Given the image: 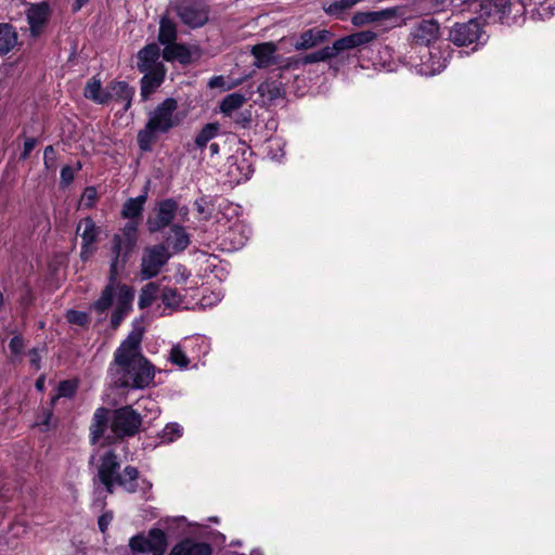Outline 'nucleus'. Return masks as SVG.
Wrapping results in <instances>:
<instances>
[{"mask_svg":"<svg viewBox=\"0 0 555 555\" xmlns=\"http://www.w3.org/2000/svg\"><path fill=\"white\" fill-rule=\"evenodd\" d=\"M142 336L143 328L133 324L132 331L115 351L108 371L115 387L142 389L153 382L155 370L139 352Z\"/></svg>","mask_w":555,"mask_h":555,"instance_id":"obj_1","label":"nucleus"},{"mask_svg":"<svg viewBox=\"0 0 555 555\" xmlns=\"http://www.w3.org/2000/svg\"><path fill=\"white\" fill-rule=\"evenodd\" d=\"M138 223L133 220L127 222L120 234H115L112 240V260L109 266L108 283L103 289L100 298L93 302L92 309L104 313L112 304L115 282L118 275L119 261L121 267L128 259L137 244Z\"/></svg>","mask_w":555,"mask_h":555,"instance_id":"obj_2","label":"nucleus"},{"mask_svg":"<svg viewBox=\"0 0 555 555\" xmlns=\"http://www.w3.org/2000/svg\"><path fill=\"white\" fill-rule=\"evenodd\" d=\"M178 113V102L167 98L149 112L147 119L142 129L138 131L137 143L142 152H151L159 135L168 133L181 124Z\"/></svg>","mask_w":555,"mask_h":555,"instance_id":"obj_3","label":"nucleus"},{"mask_svg":"<svg viewBox=\"0 0 555 555\" xmlns=\"http://www.w3.org/2000/svg\"><path fill=\"white\" fill-rule=\"evenodd\" d=\"M119 467L117 455L112 450H106L100 455L98 478L108 493H113L115 486L124 488L129 493L139 490L146 491L152 488L150 481L139 478V472L135 467L126 466L122 474H119Z\"/></svg>","mask_w":555,"mask_h":555,"instance_id":"obj_4","label":"nucleus"},{"mask_svg":"<svg viewBox=\"0 0 555 555\" xmlns=\"http://www.w3.org/2000/svg\"><path fill=\"white\" fill-rule=\"evenodd\" d=\"M176 12L181 22L191 28L204 26L209 18V9L204 0H181Z\"/></svg>","mask_w":555,"mask_h":555,"instance_id":"obj_5","label":"nucleus"},{"mask_svg":"<svg viewBox=\"0 0 555 555\" xmlns=\"http://www.w3.org/2000/svg\"><path fill=\"white\" fill-rule=\"evenodd\" d=\"M141 416L131 406L114 411L111 418V429L117 438L134 436L141 426Z\"/></svg>","mask_w":555,"mask_h":555,"instance_id":"obj_6","label":"nucleus"},{"mask_svg":"<svg viewBox=\"0 0 555 555\" xmlns=\"http://www.w3.org/2000/svg\"><path fill=\"white\" fill-rule=\"evenodd\" d=\"M129 546L133 553L163 555L167 548V537L163 530L152 529L147 535L137 534L132 537Z\"/></svg>","mask_w":555,"mask_h":555,"instance_id":"obj_7","label":"nucleus"},{"mask_svg":"<svg viewBox=\"0 0 555 555\" xmlns=\"http://www.w3.org/2000/svg\"><path fill=\"white\" fill-rule=\"evenodd\" d=\"M169 258L170 255L165 245L147 247L141 260V280H150L156 276Z\"/></svg>","mask_w":555,"mask_h":555,"instance_id":"obj_8","label":"nucleus"},{"mask_svg":"<svg viewBox=\"0 0 555 555\" xmlns=\"http://www.w3.org/2000/svg\"><path fill=\"white\" fill-rule=\"evenodd\" d=\"M116 297V304L115 309L111 317V324L114 328L119 326L121 321L125 319V317L131 311L132 309V301L134 298V291L132 287L126 285V284H119L117 281L115 282V287L113 292V298ZM113 302L111 304V306Z\"/></svg>","mask_w":555,"mask_h":555,"instance_id":"obj_9","label":"nucleus"},{"mask_svg":"<svg viewBox=\"0 0 555 555\" xmlns=\"http://www.w3.org/2000/svg\"><path fill=\"white\" fill-rule=\"evenodd\" d=\"M178 209V203L172 198L163 199L157 204L155 217L146 221L151 233H156L168 227L175 219Z\"/></svg>","mask_w":555,"mask_h":555,"instance_id":"obj_10","label":"nucleus"},{"mask_svg":"<svg viewBox=\"0 0 555 555\" xmlns=\"http://www.w3.org/2000/svg\"><path fill=\"white\" fill-rule=\"evenodd\" d=\"M481 27L479 22L470 20L467 23L455 24L449 34L450 40L459 46H468L479 40Z\"/></svg>","mask_w":555,"mask_h":555,"instance_id":"obj_11","label":"nucleus"},{"mask_svg":"<svg viewBox=\"0 0 555 555\" xmlns=\"http://www.w3.org/2000/svg\"><path fill=\"white\" fill-rule=\"evenodd\" d=\"M439 24L434 20H423L415 24L411 30L414 43L428 48L439 37Z\"/></svg>","mask_w":555,"mask_h":555,"instance_id":"obj_12","label":"nucleus"},{"mask_svg":"<svg viewBox=\"0 0 555 555\" xmlns=\"http://www.w3.org/2000/svg\"><path fill=\"white\" fill-rule=\"evenodd\" d=\"M137 67L139 72L156 70L158 67H165L159 61L160 48L156 43H150L143 47L137 54Z\"/></svg>","mask_w":555,"mask_h":555,"instance_id":"obj_13","label":"nucleus"},{"mask_svg":"<svg viewBox=\"0 0 555 555\" xmlns=\"http://www.w3.org/2000/svg\"><path fill=\"white\" fill-rule=\"evenodd\" d=\"M77 232L81 236V256L92 253L93 245L98 241L100 229L90 217H86L77 225Z\"/></svg>","mask_w":555,"mask_h":555,"instance_id":"obj_14","label":"nucleus"},{"mask_svg":"<svg viewBox=\"0 0 555 555\" xmlns=\"http://www.w3.org/2000/svg\"><path fill=\"white\" fill-rule=\"evenodd\" d=\"M330 37L328 30L314 27L301 33L293 46L296 51L308 50L327 41Z\"/></svg>","mask_w":555,"mask_h":555,"instance_id":"obj_15","label":"nucleus"},{"mask_svg":"<svg viewBox=\"0 0 555 555\" xmlns=\"http://www.w3.org/2000/svg\"><path fill=\"white\" fill-rule=\"evenodd\" d=\"M133 95L134 89L126 81H114L107 86V103L109 101L119 102L125 112L130 108Z\"/></svg>","mask_w":555,"mask_h":555,"instance_id":"obj_16","label":"nucleus"},{"mask_svg":"<svg viewBox=\"0 0 555 555\" xmlns=\"http://www.w3.org/2000/svg\"><path fill=\"white\" fill-rule=\"evenodd\" d=\"M26 14L31 34L37 36L49 18L50 7L47 2L31 4Z\"/></svg>","mask_w":555,"mask_h":555,"instance_id":"obj_17","label":"nucleus"},{"mask_svg":"<svg viewBox=\"0 0 555 555\" xmlns=\"http://www.w3.org/2000/svg\"><path fill=\"white\" fill-rule=\"evenodd\" d=\"M377 35L376 33L372 30H363L359 33H354L348 36H345L340 39H337L336 46L341 53L345 50L353 49L357 47L365 46L376 39Z\"/></svg>","mask_w":555,"mask_h":555,"instance_id":"obj_18","label":"nucleus"},{"mask_svg":"<svg viewBox=\"0 0 555 555\" xmlns=\"http://www.w3.org/2000/svg\"><path fill=\"white\" fill-rule=\"evenodd\" d=\"M141 96L146 100L158 87L164 82L166 68L158 67V69L141 72Z\"/></svg>","mask_w":555,"mask_h":555,"instance_id":"obj_19","label":"nucleus"},{"mask_svg":"<svg viewBox=\"0 0 555 555\" xmlns=\"http://www.w3.org/2000/svg\"><path fill=\"white\" fill-rule=\"evenodd\" d=\"M276 47L273 42H263L251 48L255 57L254 65L258 68H266L275 63Z\"/></svg>","mask_w":555,"mask_h":555,"instance_id":"obj_20","label":"nucleus"},{"mask_svg":"<svg viewBox=\"0 0 555 555\" xmlns=\"http://www.w3.org/2000/svg\"><path fill=\"white\" fill-rule=\"evenodd\" d=\"M169 555H211V546L206 542L185 539L175 545Z\"/></svg>","mask_w":555,"mask_h":555,"instance_id":"obj_21","label":"nucleus"},{"mask_svg":"<svg viewBox=\"0 0 555 555\" xmlns=\"http://www.w3.org/2000/svg\"><path fill=\"white\" fill-rule=\"evenodd\" d=\"M493 5L498 13L501 14V18H508L513 15V18L522 16L525 12V3L520 0H487Z\"/></svg>","mask_w":555,"mask_h":555,"instance_id":"obj_22","label":"nucleus"},{"mask_svg":"<svg viewBox=\"0 0 555 555\" xmlns=\"http://www.w3.org/2000/svg\"><path fill=\"white\" fill-rule=\"evenodd\" d=\"M395 15L396 10L393 9H386L382 11L357 12L351 17V23L354 26H363L366 24H372L383 20L390 18Z\"/></svg>","mask_w":555,"mask_h":555,"instance_id":"obj_23","label":"nucleus"},{"mask_svg":"<svg viewBox=\"0 0 555 555\" xmlns=\"http://www.w3.org/2000/svg\"><path fill=\"white\" fill-rule=\"evenodd\" d=\"M162 55L167 62L177 60L182 64H186L191 60V52L189 48L182 43H177L176 41L165 44Z\"/></svg>","mask_w":555,"mask_h":555,"instance_id":"obj_24","label":"nucleus"},{"mask_svg":"<svg viewBox=\"0 0 555 555\" xmlns=\"http://www.w3.org/2000/svg\"><path fill=\"white\" fill-rule=\"evenodd\" d=\"M263 101L272 102L284 94L283 83L279 79H266L257 89Z\"/></svg>","mask_w":555,"mask_h":555,"instance_id":"obj_25","label":"nucleus"},{"mask_svg":"<svg viewBox=\"0 0 555 555\" xmlns=\"http://www.w3.org/2000/svg\"><path fill=\"white\" fill-rule=\"evenodd\" d=\"M108 422V410L99 408L95 410L92 424L90 426L91 441L95 443L104 434Z\"/></svg>","mask_w":555,"mask_h":555,"instance_id":"obj_26","label":"nucleus"},{"mask_svg":"<svg viewBox=\"0 0 555 555\" xmlns=\"http://www.w3.org/2000/svg\"><path fill=\"white\" fill-rule=\"evenodd\" d=\"M85 96L98 104L107 103V87L102 89L101 80L92 77L85 87Z\"/></svg>","mask_w":555,"mask_h":555,"instance_id":"obj_27","label":"nucleus"},{"mask_svg":"<svg viewBox=\"0 0 555 555\" xmlns=\"http://www.w3.org/2000/svg\"><path fill=\"white\" fill-rule=\"evenodd\" d=\"M249 229L241 222H235L230 228L227 238L231 242L233 249H238L245 245L249 236Z\"/></svg>","mask_w":555,"mask_h":555,"instance_id":"obj_28","label":"nucleus"},{"mask_svg":"<svg viewBox=\"0 0 555 555\" xmlns=\"http://www.w3.org/2000/svg\"><path fill=\"white\" fill-rule=\"evenodd\" d=\"M246 102L244 94L233 92L222 99L219 109L224 116H231L235 111L240 109Z\"/></svg>","mask_w":555,"mask_h":555,"instance_id":"obj_29","label":"nucleus"},{"mask_svg":"<svg viewBox=\"0 0 555 555\" xmlns=\"http://www.w3.org/2000/svg\"><path fill=\"white\" fill-rule=\"evenodd\" d=\"M167 241L175 251H182L190 244V237L181 225L171 227L170 236L167 237Z\"/></svg>","mask_w":555,"mask_h":555,"instance_id":"obj_30","label":"nucleus"},{"mask_svg":"<svg viewBox=\"0 0 555 555\" xmlns=\"http://www.w3.org/2000/svg\"><path fill=\"white\" fill-rule=\"evenodd\" d=\"M428 61L423 63L422 72L425 75H436L447 67V59L440 55V52L427 51Z\"/></svg>","mask_w":555,"mask_h":555,"instance_id":"obj_31","label":"nucleus"},{"mask_svg":"<svg viewBox=\"0 0 555 555\" xmlns=\"http://www.w3.org/2000/svg\"><path fill=\"white\" fill-rule=\"evenodd\" d=\"M339 54L336 42L331 47H324L321 50L307 54L302 57V64H312L318 62H325L330 59L336 57Z\"/></svg>","mask_w":555,"mask_h":555,"instance_id":"obj_32","label":"nucleus"},{"mask_svg":"<svg viewBox=\"0 0 555 555\" xmlns=\"http://www.w3.org/2000/svg\"><path fill=\"white\" fill-rule=\"evenodd\" d=\"M177 39V26L175 22L163 17L159 22L158 41L162 44L172 43Z\"/></svg>","mask_w":555,"mask_h":555,"instance_id":"obj_33","label":"nucleus"},{"mask_svg":"<svg viewBox=\"0 0 555 555\" xmlns=\"http://www.w3.org/2000/svg\"><path fill=\"white\" fill-rule=\"evenodd\" d=\"M145 201V194L139 195L134 198H129L122 206V216L128 219L138 218L143 210Z\"/></svg>","mask_w":555,"mask_h":555,"instance_id":"obj_34","label":"nucleus"},{"mask_svg":"<svg viewBox=\"0 0 555 555\" xmlns=\"http://www.w3.org/2000/svg\"><path fill=\"white\" fill-rule=\"evenodd\" d=\"M158 285L156 283L150 282L144 285L139 295L138 306L140 309H145L154 302L158 294Z\"/></svg>","mask_w":555,"mask_h":555,"instance_id":"obj_35","label":"nucleus"},{"mask_svg":"<svg viewBox=\"0 0 555 555\" xmlns=\"http://www.w3.org/2000/svg\"><path fill=\"white\" fill-rule=\"evenodd\" d=\"M219 132V125L218 124H207L205 125L202 130L197 133L195 137L194 143L198 149L206 147L207 143L212 140L215 137H217Z\"/></svg>","mask_w":555,"mask_h":555,"instance_id":"obj_36","label":"nucleus"},{"mask_svg":"<svg viewBox=\"0 0 555 555\" xmlns=\"http://www.w3.org/2000/svg\"><path fill=\"white\" fill-rule=\"evenodd\" d=\"M17 43V34L13 26L2 23V54L10 52Z\"/></svg>","mask_w":555,"mask_h":555,"instance_id":"obj_37","label":"nucleus"},{"mask_svg":"<svg viewBox=\"0 0 555 555\" xmlns=\"http://www.w3.org/2000/svg\"><path fill=\"white\" fill-rule=\"evenodd\" d=\"M182 427L178 423H170L165 426L159 435L162 443H171L182 436Z\"/></svg>","mask_w":555,"mask_h":555,"instance_id":"obj_38","label":"nucleus"},{"mask_svg":"<svg viewBox=\"0 0 555 555\" xmlns=\"http://www.w3.org/2000/svg\"><path fill=\"white\" fill-rule=\"evenodd\" d=\"M77 391V384L73 380H63L57 386V393L56 396H54L51 400V403L54 404L55 401L59 399V398H72L75 396Z\"/></svg>","mask_w":555,"mask_h":555,"instance_id":"obj_39","label":"nucleus"},{"mask_svg":"<svg viewBox=\"0 0 555 555\" xmlns=\"http://www.w3.org/2000/svg\"><path fill=\"white\" fill-rule=\"evenodd\" d=\"M168 359L171 363L178 365L181 369L186 367L190 363L189 358L180 345H176L171 348Z\"/></svg>","mask_w":555,"mask_h":555,"instance_id":"obj_40","label":"nucleus"},{"mask_svg":"<svg viewBox=\"0 0 555 555\" xmlns=\"http://www.w3.org/2000/svg\"><path fill=\"white\" fill-rule=\"evenodd\" d=\"M162 301L166 307H178L182 302L181 295L175 288L167 287L162 293Z\"/></svg>","mask_w":555,"mask_h":555,"instance_id":"obj_41","label":"nucleus"},{"mask_svg":"<svg viewBox=\"0 0 555 555\" xmlns=\"http://www.w3.org/2000/svg\"><path fill=\"white\" fill-rule=\"evenodd\" d=\"M520 2L525 3V12L527 11V7L530 5L531 3H534V4L539 3L540 8L537 9V14L541 18H546V17H550L553 15L551 5H545V2H542L540 0H520Z\"/></svg>","mask_w":555,"mask_h":555,"instance_id":"obj_42","label":"nucleus"},{"mask_svg":"<svg viewBox=\"0 0 555 555\" xmlns=\"http://www.w3.org/2000/svg\"><path fill=\"white\" fill-rule=\"evenodd\" d=\"M96 197V189L94 186H88L82 193L80 204L86 208H91L95 204Z\"/></svg>","mask_w":555,"mask_h":555,"instance_id":"obj_43","label":"nucleus"},{"mask_svg":"<svg viewBox=\"0 0 555 555\" xmlns=\"http://www.w3.org/2000/svg\"><path fill=\"white\" fill-rule=\"evenodd\" d=\"M66 319L69 323L85 325L88 323V314L86 312L69 310L66 314Z\"/></svg>","mask_w":555,"mask_h":555,"instance_id":"obj_44","label":"nucleus"},{"mask_svg":"<svg viewBox=\"0 0 555 555\" xmlns=\"http://www.w3.org/2000/svg\"><path fill=\"white\" fill-rule=\"evenodd\" d=\"M52 417H53L52 410L43 409L41 414L38 415L36 425L39 426L41 428V430L46 431L50 428Z\"/></svg>","mask_w":555,"mask_h":555,"instance_id":"obj_45","label":"nucleus"},{"mask_svg":"<svg viewBox=\"0 0 555 555\" xmlns=\"http://www.w3.org/2000/svg\"><path fill=\"white\" fill-rule=\"evenodd\" d=\"M74 178H75L74 170L70 166H64L61 169L60 183L62 186L65 188V186L69 185L74 181Z\"/></svg>","mask_w":555,"mask_h":555,"instance_id":"obj_46","label":"nucleus"},{"mask_svg":"<svg viewBox=\"0 0 555 555\" xmlns=\"http://www.w3.org/2000/svg\"><path fill=\"white\" fill-rule=\"evenodd\" d=\"M9 348L14 357L21 356L24 349V343L22 338L20 336H14L9 344Z\"/></svg>","mask_w":555,"mask_h":555,"instance_id":"obj_47","label":"nucleus"},{"mask_svg":"<svg viewBox=\"0 0 555 555\" xmlns=\"http://www.w3.org/2000/svg\"><path fill=\"white\" fill-rule=\"evenodd\" d=\"M55 151L53 146L49 145L44 149L43 162L47 168H52L55 164Z\"/></svg>","mask_w":555,"mask_h":555,"instance_id":"obj_48","label":"nucleus"},{"mask_svg":"<svg viewBox=\"0 0 555 555\" xmlns=\"http://www.w3.org/2000/svg\"><path fill=\"white\" fill-rule=\"evenodd\" d=\"M209 88H220L222 90H229L231 88L230 85H227L223 76H214L208 81Z\"/></svg>","mask_w":555,"mask_h":555,"instance_id":"obj_49","label":"nucleus"},{"mask_svg":"<svg viewBox=\"0 0 555 555\" xmlns=\"http://www.w3.org/2000/svg\"><path fill=\"white\" fill-rule=\"evenodd\" d=\"M112 520H113V514L111 512L104 513L103 515H101L99 517L98 525H99V529L102 533H104L107 530Z\"/></svg>","mask_w":555,"mask_h":555,"instance_id":"obj_50","label":"nucleus"},{"mask_svg":"<svg viewBox=\"0 0 555 555\" xmlns=\"http://www.w3.org/2000/svg\"><path fill=\"white\" fill-rule=\"evenodd\" d=\"M29 361H30V365L35 370H39L40 369L41 354H40V350L39 349L34 348V349H31L29 351Z\"/></svg>","mask_w":555,"mask_h":555,"instance_id":"obj_51","label":"nucleus"},{"mask_svg":"<svg viewBox=\"0 0 555 555\" xmlns=\"http://www.w3.org/2000/svg\"><path fill=\"white\" fill-rule=\"evenodd\" d=\"M35 145H36V140L34 138L26 139L24 142V150H23L21 157L23 159H26L29 156V154L31 153V151L34 150Z\"/></svg>","mask_w":555,"mask_h":555,"instance_id":"obj_52","label":"nucleus"},{"mask_svg":"<svg viewBox=\"0 0 555 555\" xmlns=\"http://www.w3.org/2000/svg\"><path fill=\"white\" fill-rule=\"evenodd\" d=\"M44 385H46V377L43 375H41L40 377L37 378L35 386L39 391H42L44 389Z\"/></svg>","mask_w":555,"mask_h":555,"instance_id":"obj_53","label":"nucleus"},{"mask_svg":"<svg viewBox=\"0 0 555 555\" xmlns=\"http://www.w3.org/2000/svg\"><path fill=\"white\" fill-rule=\"evenodd\" d=\"M195 206H196V209H197L198 214L203 215L205 212V207H204V201L203 199L196 201L195 202Z\"/></svg>","mask_w":555,"mask_h":555,"instance_id":"obj_54","label":"nucleus"},{"mask_svg":"<svg viewBox=\"0 0 555 555\" xmlns=\"http://www.w3.org/2000/svg\"><path fill=\"white\" fill-rule=\"evenodd\" d=\"M242 124L243 127H246L249 122H250V119L249 118H243L242 121H240Z\"/></svg>","mask_w":555,"mask_h":555,"instance_id":"obj_55","label":"nucleus"},{"mask_svg":"<svg viewBox=\"0 0 555 555\" xmlns=\"http://www.w3.org/2000/svg\"><path fill=\"white\" fill-rule=\"evenodd\" d=\"M210 150H211L212 153H218V145L216 143H212L210 145Z\"/></svg>","mask_w":555,"mask_h":555,"instance_id":"obj_56","label":"nucleus"},{"mask_svg":"<svg viewBox=\"0 0 555 555\" xmlns=\"http://www.w3.org/2000/svg\"><path fill=\"white\" fill-rule=\"evenodd\" d=\"M81 5H82V1L78 0V3L76 5V8H75V11H78L81 8Z\"/></svg>","mask_w":555,"mask_h":555,"instance_id":"obj_57","label":"nucleus"}]
</instances>
